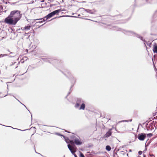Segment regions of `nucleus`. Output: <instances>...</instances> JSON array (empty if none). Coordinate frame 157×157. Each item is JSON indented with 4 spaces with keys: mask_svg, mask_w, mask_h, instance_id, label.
I'll return each instance as SVG.
<instances>
[{
    "mask_svg": "<svg viewBox=\"0 0 157 157\" xmlns=\"http://www.w3.org/2000/svg\"><path fill=\"white\" fill-rule=\"evenodd\" d=\"M22 16V14L20 11H12L10 14L5 19L4 22L8 25H15L21 18Z\"/></svg>",
    "mask_w": 157,
    "mask_h": 157,
    "instance_id": "obj_1",
    "label": "nucleus"
},
{
    "mask_svg": "<svg viewBox=\"0 0 157 157\" xmlns=\"http://www.w3.org/2000/svg\"><path fill=\"white\" fill-rule=\"evenodd\" d=\"M117 30L122 31L124 33L128 35L136 36L137 38H140L141 40L144 41V44L145 45V40H143V37L140 36L139 34H137L133 32L130 31H126L124 30H122L121 28H119L118 29H117Z\"/></svg>",
    "mask_w": 157,
    "mask_h": 157,
    "instance_id": "obj_2",
    "label": "nucleus"
},
{
    "mask_svg": "<svg viewBox=\"0 0 157 157\" xmlns=\"http://www.w3.org/2000/svg\"><path fill=\"white\" fill-rule=\"evenodd\" d=\"M61 11V10H55L52 12L49 13L47 16H46L45 17L41 19H37L36 20H43L42 21H39L37 22V23H42L43 21H45L46 20H47L48 19H49L52 17L53 16H54L56 14L59 13V12Z\"/></svg>",
    "mask_w": 157,
    "mask_h": 157,
    "instance_id": "obj_3",
    "label": "nucleus"
},
{
    "mask_svg": "<svg viewBox=\"0 0 157 157\" xmlns=\"http://www.w3.org/2000/svg\"><path fill=\"white\" fill-rule=\"evenodd\" d=\"M72 139L74 140L75 143L77 145H79L82 144V142L79 137L73 136Z\"/></svg>",
    "mask_w": 157,
    "mask_h": 157,
    "instance_id": "obj_4",
    "label": "nucleus"
},
{
    "mask_svg": "<svg viewBox=\"0 0 157 157\" xmlns=\"http://www.w3.org/2000/svg\"><path fill=\"white\" fill-rule=\"evenodd\" d=\"M63 72L65 75H67V76L68 77L70 76L71 77V78H72L74 82H75V79L72 76L71 73L68 70L65 69L63 71Z\"/></svg>",
    "mask_w": 157,
    "mask_h": 157,
    "instance_id": "obj_5",
    "label": "nucleus"
},
{
    "mask_svg": "<svg viewBox=\"0 0 157 157\" xmlns=\"http://www.w3.org/2000/svg\"><path fill=\"white\" fill-rule=\"evenodd\" d=\"M84 102L83 100L81 98H78L77 99L76 104L75 105V107L76 108H78L80 104H82Z\"/></svg>",
    "mask_w": 157,
    "mask_h": 157,
    "instance_id": "obj_6",
    "label": "nucleus"
},
{
    "mask_svg": "<svg viewBox=\"0 0 157 157\" xmlns=\"http://www.w3.org/2000/svg\"><path fill=\"white\" fill-rule=\"evenodd\" d=\"M146 134L144 133H141L138 135V138L140 140H144L146 137Z\"/></svg>",
    "mask_w": 157,
    "mask_h": 157,
    "instance_id": "obj_7",
    "label": "nucleus"
},
{
    "mask_svg": "<svg viewBox=\"0 0 157 157\" xmlns=\"http://www.w3.org/2000/svg\"><path fill=\"white\" fill-rule=\"evenodd\" d=\"M111 130H109L105 134V137H108L111 135Z\"/></svg>",
    "mask_w": 157,
    "mask_h": 157,
    "instance_id": "obj_8",
    "label": "nucleus"
},
{
    "mask_svg": "<svg viewBox=\"0 0 157 157\" xmlns=\"http://www.w3.org/2000/svg\"><path fill=\"white\" fill-rule=\"evenodd\" d=\"M85 107V105L84 103H82L80 107L79 108V109L80 110L82 109V110H84Z\"/></svg>",
    "mask_w": 157,
    "mask_h": 157,
    "instance_id": "obj_9",
    "label": "nucleus"
},
{
    "mask_svg": "<svg viewBox=\"0 0 157 157\" xmlns=\"http://www.w3.org/2000/svg\"><path fill=\"white\" fill-rule=\"evenodd\" d=\"M153 51L154 53H157V45L154 46Z\"/></svg>",
    "mask_w": 157,
    "mask_h": 157,
    "instance_id": "obj_10",
    "label": "nucleus"
},
{
    "mask_svg": "<svg viewBox=\"0 0 157 157\" xmlns=\"http://www.w3.org/2000/svg\"><path fill=\"white\" fill-rule=\"evenodd\" d=\"M62 136L63 137V138H64L65 141L68 144L70 143V140L67 138L65 136L63 135H62Z\"/></svg>",
    "mask_w": 157,
    "mask_h": 157,
    "instance_id": "obj_11",
    "label": "nucleus"
},
{
    "mask_svg": "<svg viewBox=\"0 0 157 157\" xmlns=\"http://www.w3.org/2000/svg\"><path fill=\"white\" fill-rule=\"evenodd\" d=\"M31 26L30 25H27L25 26V30H29L30 29Z\"/></svg>",
    "mask_w": 157,
    "mask_h": 157,
    "instance_id": "obj_12",
    "label": "nucleus"
},
{
    "mask_svg": "<svg viewBox=\"0 0 157 157\" xmlns=\"http://www.w3.org/2000/svg\"><path fill=\"white\" fill-rule=\"evenodd\" d=\"M85 11L88 13L93 14V12L91 11V10H88V9H86L85 10Z\"/></svg>",
    "mask_w": 157,
    "mask_h": 157,
    "instance_id": "obj_13",
    "label": "nucleus"
},
{
    "mask_svg": "<svg viewBox=\"0 0 157 157\" xmlns=\"http://www.w3.org/2000/svg\"><path fill=\"white\" fill-rule=\"evenodd\" d=\"M106 149L108 151H110L111 149V148L110 146L109 145H107L106 147Z\"/></svg>",
    "mask_w": 157,
    "mask_h": 157,
    "instance_id": "obj_14",
    "label": "nucleus"
},
{
    "mask_svg": "<svg viewBox=\"0 0 157 157\" xmlns=\"http://www.w3.org/2000/svg\"><path fill=\"white\" fill-rule=\"evenodd\" d=\"M132 121V119H131L130 120H125L122 121H120V122H129V121L131 122V121Z\"/></svg>",
    "mask_w": 157,
    "mask_h": 157,
    "instance_id": "obj_15",
    "label": "nucleus"
},
{
    "mask_svg": "<svg viewBox=\"0 0 157 157\" xmlns=\"http://www.w3.org/2000/svg\"><path fill=\"white\" fill-rule=\"evenodd\" d=\"M43 61H46V62H49L50 61L49 60H48L47 58H43L41 59Z\"/></svg>",
    "mask_w": 157,
    "mask_h": 157,
    "instance_id": "obj_16",
    "label": "nucleus"
},
{
    "mask_svg": "<svg viewBox=\"0 0 157 157\" xmlns=\"http://www.w3.org/2000/svg\"><path fill=\"white\" fill-rule=\"evenodd\" d=\"M67 146H68V149H69V150L70 151H71V150L73 149L72 147H71V146L70 144H68L67 145Z\"/></svg>",
    "mask_w": 157,
    "mask_h": 157,
    "instance_id": "obj_17",
    "label": "nucleus"
},
{
    "mask_svg": "<svg viewBox=\"0 0 157 157\" xmlns=\"http://www.w3.org/2000/svg\"><path fill=\"white\" fill-rule=\"evenodd\" d=\"M79 157H85L83 154L80 152V154Z\"/></svg>",
    "mask_w": 157,
    "mask_h": 157,
    "instance_id": "obj_18",
    "label": "nucleus"
},
{
    "mask_svg": "<svg viewBox=\"0 0 157 157\" xmlns=\"http://www.w3.org/2000/svg\"><path fill=\"white\" fill-rule=\"evenodd\" d=\"M3 11V8L2 6L0 5V12H2Z\"/></svg>",
    "mask_w": 157,
    "mask_h": 157,
    "instance_id": "obj_19",
    "label": "nucleus"
},
{
    "mask_svg": "<svg viewBox=\"0 0 157 157\" xmlns=\"http://www.w3.org/2000/svg\"><path fill=\"white\" fill-rule=\"evenodd\" d=\"M13 97L16 99L19 102H20L21 104H22V105H23L24 106H25V107H26V108L27 109V108L22 103H21L18 99H17L14 96H13Z\"/></svg>",
    "mask_w": 157,
    "mask_h": 157,
    "instance_id": "obj_20",
    "label": "nucleus"
},
{
    "mask_svg": "<svg viewBox=\"0 0 157 157\" xmlns=\"http://www.w3.org/2000/svg\"><path fill=\"white\" fill-rule=\"evenodd\" d=\"M69 143L72 144H73L75 143L74 141L73 140H70Z\"/></svg>",
    "mask_w": 157,
    "mask_h": 157,
    "instance_id": "obj_21",
    "label": "nucleus"
},
{
    "mask_svg": "<svg viewBox=\"0 0 157 157\" xmlns=\"http://www.w3.org/2000/svg\"><path fill=\"white\" fill-rule=\"evenodd\" d=\"M71 152L73 155L74 154V153L75 152V151H74L73 149L71 150L70 151Z\"/></svg>",
    "mask_w": 157,
    "mask_h": 157,
    "instance_id": "obj_22",
    "label": "nucleus"
},
{
    "mask_svg": "<svg viewBox=\"0 0 157 157\" xmlns=\"http://www.w3.org/2000/svg\"><path fill=\"white\" fill-rule=\"evenodd\" d=\"M25 27H21V30H22L23 31L25 30Z\"/></svg>",
    "mask_w": 157,
    "mask_h": 157,
    "instance_id": "obj_23",
    "label": "nucleus"
},
{
    "mask_svg": "<svg viewBox=\"0 0 157 157\" xmlns=\"http://www.w3.org/2000/svg\"><path fill=\"white\" fill-rule=\"evenodd\" d=\"M142 152L141 151H139V152H138V154L139 155H141L142 154Z\"/></svg>",
    "mask_w": 157,
    "mask_h": 157,
    "instance_id": "obj_24",
    "label": "nucleus"
},
{
    "mask_svg": "<svg viewBox=\"0 0 157 157\" xmlns=\"http://www.w3.org/2000/svg\"><path fill=\"white\" fill-rule=\"evenodd\" d=\"M147 136H152V134L151 133H149V134H147Z\"/></svg>",
    "mask_w": 157,
    "mask_h": 157,
    "instance_id": "obj_25",
    "label": "nucleus"
},
{
    "mask_svg": "<svg viewBox=\"0 0 157 157\" xmlns=\"http://www.w3.org/2000/svg\"><path fill=\"white\" fill-rule=\"evenodd\" d=\"M56 134L59 136H62V135H61V134H60L59 133H56Z\"/></svg>",
    "mask_w": 157,
    "mask_h": 157,
    "instance_id": "obj_26",
    "label": "nucleus"
},
{
    "mask_svg": "<svg viewBox=\"0 0 157 157\" xmlns=\"http://www.w3.org/2000/svg\"><path fill=\"white\" fill-rule=\"evenodd\" d=\"M73 155H74L75 157H78V156H77L76 154H74Z\"/></svg>",
    "mask_w": 157,
    "mask_h": 157,
    "instance_id": "obj_27",
    "label": "nucleus"
},
{
    "mask_svg": "<svg viewBox=\"0 0 157 157\" xmlns=\"http://www.w3.org/2000/svg\"><path fill=\"white\" fill-rule=\"evenodd\" d=\"M11 95V94H7L6 95H5V96H4V97L6 96H7V95Z\"/></svg>",
    "mask_w": 157,
    "mask_h": 157,
    "instance_id": "obj_28",
    "label": "nucleus"
},
{
    "mask_svg": "<svg viewBox=\"0 0 157 157\" xmlns=\"http://www.w3.org/2000/svg\"><path fill=\"white\" fill-rule=\"evenodd\" d=\"M147 45L148 46H150V45L151 44V43H148L147 44Z\"/></svg>",
    "mask_w": 157,
    "mask_h": 157,
    "instance_id": "obj_29",
    "label": "nucleus"
},
{
    "mask_svg": "<svg viewBox=\"0 0 157 157\" xmlns=\"http://www.w3.org/2000/svg\"><path fill=\"white\" fill-rule=\"evenodd\" d=\"M1 125H2V124H1ZM3 125V126H4V125ZM4 126H5V125H4ZM6 126V127H11V128H13V127H11V126Z\"/></svg>",
    "mask_w": 157,
    "mask_h": 157,
    "instance_id": "obj_30",
    "label": "nucleus"
},
{
    "mask_svg": "<svg viewBox=\"0 0 157 157\" xmlns=\"http://www.w3.org/2000/svg\"><path fill=\"white\" fill-rule=\"evenodd\" d=\"M70 92L68 93V94L67 95H69L70 94Z\"/></svg>",
    "mask_w": 157,
    "mask_h": 157,
    "instance_id": "obj_31",
    "label": "nucleus"
},
{
    "mask_svg": "<svg viewBox=\"0 0 157 157\" xmlns=\"http://www.w3.org/2000/svg\"><path fill=\"white\" fill-rule=\"evenodd\" d=\"M72 17H76V16H72Z\"/></svg>",
    "mask_w": 157,
    "mask_h": 157,
    "instance_id": "obj_32",
    "label": "nucleus"
},
{
    "mask_svg": "<svg viewBox=\"0 0 157 157\" xmlns=\"http://www.w3.org/2000/svg\"><path fill=\"white\" fill-rule=\"evenodd\" d=\"M147 0H143V1H145L146 2H147Z\"/></svg>",
    "mask_w": 157,
    "mask_h": 157,
    "instance_id": "obj_33",
    "label": "nucleus"
},
{
    "mask_svg": "<svg viewBox=\"0 0 157 157\" xmlns=\"http://www.w3.org/2000/svg\"><path fill=\"white\" fill-rule=\"evenodd\" d=\"M31 119H32V115H31Z\"/></svg>",
    "mask_w": 157,
    "mask_h": 157,
    "instance_id": "obj_34",
    "label": "nucleus"
},
{
    "mask_svg": "<svg viewBox=\"0 0 157 157\" xmlns=\"http://www.w3.org/2000/svg\"><path fill=\"white\" fill-rule=\"evenodd\" d=\"M38 154H39L40 155H41L42 156V155H41L40 153H38Z\"/></svg>",
    "mask_w": 157,
    "mask_h": 157,
    "instance_id": "obj_35",
    "label": "nucleus"
},
{
    "mask_svg": "<svg viewBox=\"0 0 157 157\" xmlns=\"http://www.w3.org/2000/svg\"><path fill=\"white\" fill-rule=\"evenodd\" d=\"M24 61H22V62H21V63H24Z\"/></svg>",
    "mask_w": 157,
    "mask_h": 157,
    "instance_id": "obj_36",
    "label": "nucleus"
},
{
    "mask_svg": "<svg viewBox=\"0 0 157 157\" xmlns=\"http://www.w3.org/2000/svg\"><path fill=\"white\" fill-rule=\"evenodd\" d=\"M151 155V156H154L153 155Z\"/></svg>",
    "mask_w": 157,
    "mask_h": 157,
    "instance_id": "obj_37",
    "label": "nucleus"
},
{
    "mask_svg": "<svg viewBox=\"0 0 157 157\" xmlns=\"http://www.w3.org/2000/svg\"><path fill=\"white\" fill-rule=\"evenodd\" d=\"M143 157H145V156L144 155Z\"/></svg>",
    "mask_w": 157,
    "mask_h": 157,
    "instance_id": "obj_38",
    "label": "nucleus"
},
{
    "mask_svg": "<svg viewBox=\"0 0 157 157\" xmlns=\"http://www.w3.org/2000/svg\"><path fill=\"white\" fill-rule=\"evenodd\" d=\"M65 132H67L66 130H65Z\"/></svg>",
    "mask_w": 157,
    "mask_h": 157,
    "instance_id": "obj_39",
    "label": "nucleus"
},
{
    "mask_svg": "<svg viewBox=\"0 0 157 157\" xmlns=\"http://www.w3.org/2000/svg\"><path fill=\"white\" fill-rule=\"evenodd\" d=\"M80 16V15L79 14L78 15V16Z\"/></svg>",
    "mask_w": 157,
    "mask_h": 157,
    "instance_id": "obj_40",
    "label": "nucleus"
},
{
    "mask_svg": "<svg viewBox=\"0 0 157 157\" xmlns=\"http://www.w3.org/2000/svg\"><path fill=\"white\" fill-rule=\"evenodd\" d=\"M1 82H2V80H1Z\"/></svg>",
    "mask_w": 157,
    "mask_h": 157,
    "instance_id": "obj_41",
    "label": "nucleus"
},
{
    "mask_svg": "<svg viewBox=\"0 0 157 157\" xmlns=\"http://www.w3.org/2000/svg\"><path fill=\"white\" fill-rule=\"evenodd\" d=\"M1 94V93H0V94Z\"/></svg>",
    "mask_w": 157,
    "mask_h": 157,
    "instance_id": "obj_42",
    "label": "nucleus"
}]
</instances>
